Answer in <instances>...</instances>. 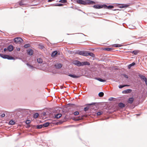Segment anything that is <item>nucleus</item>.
<instances>
[{"instance_id":"obj_11","label":"nucleus","mask_w":147,"mask_h":147,"mask_svg":"<svg viewBox=\"0 0 147 147\" xmlns=\"http://www.w3.org/2000/svg\"><path fill=\"white\" fill-rule=\"evenodd\" d=\"M131 90L130 89H128L123 91V93H130L131 92Z\"/></svg>"},{"instance_id":"obj_35","label":"nucleus","mask_w":147,"mask_h":147,"mask_svg":"<svg viewBox=\"0 0 147 147\" xmlns=\"http://www.w3.org/2000/svg\"><path fill=\"white\" fill-rule=\"evenodd\" d=\"M79 112L78 111H76L74 112V115H79Z\"/></svg>"},{"instance_id":"obj_27","label":"nucleus","mask_w":147,"mask_h":147,"mask_svg":"<svg viewBox=\"0 0 147 147\" xmlns=\"http://www.w3.org/2000/svg\"><path fill=\"white\" fill-rule=\"evenodd\" d=\"M59 2L64 3L67 2V0H60L59 1Z\"/></svg>"},{"instance_id":"obj_52","label":"nucleus","mask_w":147,"mask_h":147,"mask_svg":"<svg viewBox=\"0 0 147 147\" xmlns=\"http://www.w3.org/2000/svg\"><path fill=\"white\" fill-rule=\"evenodd\" d=\"M19 51H20V48H19Z\"/></svg>"},{"instance_id":"obj_5","label":"nucleus","mask_w":147,"mask_h":147,"mask_svg":"<svg viewBox=\"0 0 147 147\" xmlns=\"http://www.w3.org/2000/svg\"><path fill=\"white\" fill-rule=\"evenodd\" d=\"M77 2V3L85 5L86 4V3L85 1L82 0H78Z\"/></svg>"},{"instance_id":"obj_46","label":"nucleus","mask_w":147,"mask_h":147,"mask_svg":"<svg viewBox=\"0 0 147 147\" xmlns=\"http://www.w3.org/2000/svg\"><path fill=\"white\" fill-rule=\"evenodd\" d=\"M145 82V83H146V84L147 86V79H146V80H144Z\"/></svg>"},{"instance_id":"obj_40","label":"nucleus","mask_w":147,"mask_h":147,"mask_svg":"<svg viewBox=\"0 0 147 147\" xmlns=\"http://www.w3.org/2000/svg\"><path fill=\"white\" fill-rule=\"evenodd\" d=\"M102 114V112H98L97 113V114L98 115H100Z\"/></svg>"},{"instance_id":"obj_32","label":"nucleus","mask_w":147,"mask_h":147,"mask_svg":"<svg viewBox=\"0 0 147 147\" xmlns=\"http://www.w3.org/2000/svg\"><path fill=\"white\" fill-rule=\"evenodd\" d=\"M30 44H26L24 45V47L25 48H28L29 47H30Z\"/></svg>"},{"instance_id":"obj_26","label":"nucleus","mask_w":147,"mask_h":147,"mask_svg":"<svg viewBox=\"0 0 147 147\" xmlns=\"http://www.w3.org/2000/svg\"><path fill=\"white\" fill-rule=\"evenodd\" d=\"M15 123V122L13 120H10L9 122V123L10 125H13Z\"/></svg>"},{"instance_id":"obj_19","label":"nucleus","mask_w":147,"mask_h":147,"mask_svg":"<svg viewBox=\"0 0 147 147\" xmlns=\"http://www.w3.org/2000/svg\"><path fill=\"white\" fill-rule=\"evenodd\" d=\"M130 52L132 53L135 55H137L139 52V51L138 50H136L133 51L132 52Z\"/></svg>"},{"instance_id":"obj_44","label":"nucleus","mask_w":147,"mask_h":147,"mask_svg":"<svg viewBox=\"0 0 147 147\" xmlns=\"http://www.w3.org/2000/svg\"><path fill=\"white\" fill-rule=\"evenodd\" d=\"M55 0H48V2H51L53 1H55Z\"/></svg>"},{"instance_id":"obj_34","label":"nucleus","mask_w":147,"mask_h":147,"mask_svg":"<svg viewBox=\"0 0 147 147\" xmlns=\"http://www.w3.org/2000/svg\"><path fill=\"white\" fill-rule=\"evenodd\" d=\"M128 86V85H119V88H121L125 86Z\"/></svg>"},{"instance_id":"obj_18","label":"nucleus","mask_w":147,"mask_h":147,"mask_svg":"<svg viewBox=\"0 0 147 147\" xmlns=\"http://www.w3.org/2000/svg\"><path fill=\"white\" fill-rule=\"evenodd\" d=\"M135 65V63L134 62H133L132 63L130 64L128 66V68L129 69H130L131 67L133 66H134Z\"/></svg>"},{"instance_id":"obj_10","label":"nucleus","mask_w":147,"mask_h":147,"mask_svg":"<svg viewBox=\"0 0 147 147\" xmlns=\"http://www.w3.org/2000/svg\"><path fill=\"white\" fill-rule=\"evenodd\" d=\"M134 98H129L128 100V102L130 104H131L134 100Z\"/></svg>"},{"instance_id":"obj_37","label":"nucleus","mask_w":147,"mask_h":147,"mask_svg":"<svg viewBox=\"0 0 147 147\" xmlns=\"http://www.w3.org/2000/svg\"><path fill=\"white\" fill-rule=\"evenodd\" d=\"M23 42V40L20 37H19V42Z\"/></svg>"},{"instance_id":"obj_6","label":"nucleus","mask_w":147,"mask_h":147,"mask_svg":"<svg viewBox=\"0 0 147 147\" xmlns=\"http://www.w3.org/2000/svg\"><path fill=\"white\" fill-rule=\"evenodd\" d=\"M81 66H83L84 65H90V63L88 61H84L81 62Z\"/></svg>"},{"instance_id":"obj_4","label":"nucleus","mask_w":147,"mask_h":147,"mask_svg":"<svg viewBox=\"0 0 147 147\" xmlns=\"http://www.w3.org/2000/svg\"><path fill=\"white\" fill-rule=\"evenodd\" d=\"M74 64L78 66H81V62L78 61H75L74 62Z\"/></svg>"},{"instance_id":"obj_50","label":"nucleus","mask_w":147,"mask_h":147,"mask_svg":"<svg viewBox=\"0 0 147 147\" xmlns=\"http://www.w3.org/2000/svg\"><path fill=\"white\" fill-rule=\"evenodd\" d=\"M30 127V125H27V128H28V127Z\"/></svg>"},{"instance_id":"obj_41","label":"nucleus","mask_w":147,"mask_h":147,"mask_svg":"<svg viewBox=\"0 0 147 147\" xmlns=\"http://www.w3.org/2000/svg\"><path fill=\"white\" fill-rule=\"evenodd\" d=\"M27 65L28 66H29V67L31 68H33V67L31 65H29L28 64V63H27Z\"/></svg>"},{"instance_id":"obj_12","label":"nucleus","mask_w":147,"mask_h":147,"mask_svg":"<svg viewBox=\"0 0 147 147\" xmlns=\"http://www.w3.org/2000/svg\"><path fill=\"white\" fill-rule=\"evenodd\" d=\"M19 4L21 6L26 5V3H25V2L24 1L22 0L20 1Z\"/></svg>"},{"instance_id":"obj_9","label":"nucleus","mask_w":147,"mask_h":147,"mask_svg":"<svg viewBox=\"0 0 147 147\" xmlns=\"http://www.w3.org/2000/svg\"><path fill=\"white\" fill-rule=\"evenodd\" d=\"M68 75L72 78H78L80 77V76H76L75 75L69 74Z\"/></svg>"},{"instance_id":"obj_42","label":"nucleus","mask_w":147,"mask_h":147,"mask_svg":"<svg viewBox=\"0 0 147 147\" xmlns=\"http://www.w3.org/2000/svg\"><path fill=\"white\" fill-rule=\"evenodd\" d=\"M5 116V114H4V113H3V114H2L1 115V117H4Z\"/></svg>"},{"instance_id":"obj_22","label":"nucleus","mask_w":147,"mask_h":147,"mask_svg":"<svg viewBox=\"0 0 147 147\" xmlns=\"http://www.w3.org/2000/svg\"><path fill=\"white\" fill-rule=\"evenodd\" d=\"M49 124V122H47L45 123H44L43 124V126L46 127H48Z\"/></svg>"},{"instance_id":"obj_29","label":"nucleus","mask_w":147,"mask_h":147,"mask_svg":"<svg viewBox=\"0 0 147 147\" xmlns=\"http://www.w3.org/2000/svg\"><path fill=\"white\" fill-rule=\"evenodd\" d=\"M128 5H123L121 6L120 7L121 8H125V7L126 8V7H128Z\"/></svg>"},{"instance_id":"obj_49","label":"nucleus","mask_w":147,"mask_h":147,"mask_svg":"<svg viewBox=\"0 0 147 147\" xmlns=\"http://www.w3.org/2000/svg\"><path fill=\"white\" fill-rule=\"evenodd\" d=\"M81 119H82V118L79 119H76V121H78V120H81Z\"/></svg>"},{"instance_id":"obj_8","label":"nucleus","mask_w":147,"mask_h":147,"mask_svg":"<svg viewBox=\"0 0 147 147\" xmlns=\"http://www.w3.org/2000/svg\"><path fill=\"white\" fill-rule=\"evenodd\" d=\"M28 54L30 55H32L33 54V51L32 49H29L27 51Z\"/></svg>"},{"instance_id":"obj_36","label":"nucleus","mask_w":147,"mask_h":147,"mask_svg":"<svg viewBox=\"0 0 147 147\" xmlns=\"http://www.w3.org/2000/svg\"><path fill=\"white\" fill-rule=\"evenodd\" d=\"M31 121L30 120H27L26 121V123L27 125L29 124L30 123Z\"/></svg>"},{"instance_id":"obj_3","label":"nucleus","mask_w":147,"mask_h":147,"mask_svg":"<svg viewBox=\"0 0 147 147\" xmlns=\"http://www.w3.org/2000/svg\"><path fill=\"white\" fill-rule=\"evenodd\" d=\"M13 49V47L12 45H9L7 47V51L9 52L12 51Z\"/></svg>"},{"instance_id":"obj_38","label":"nucleus","mask_w":147,"mask_h":147,"mask_svg":"<svg viewBox=\"0 0 147 147\" xmlns=\"http://www.w3.org/2000/svg\"><path fill=\"white\" fill-rule=\"evenodd\" d=\"M63 5L62 4H57L55 5V6H63Z\"/></svg>"},{"instance_id":"obj_47","label":"nucleus","mask_w":147,"mask_h":147,"mask_svg":"<svg viewBox=\"0 0 147 147\" xmlns=\"http://www.w3.org/2000/svg\"><path fill=\"white\" fill-rule=\"evenodd\" d=\"M88 1V3H92L93 2V1Z\"/></svg>"},{"instance_id":"obj_30","label":"nucleus","mask_w":147,"mask_h":147,"mask_svg":"<svg viewBox=\"0 0 147 147\" xmlns=\"http://www.w3.org/2000/svg\"><path fill=\"white\" fill-rule=\"evenodd\" d=\"M104 95V94L103 92H100L98 94V95L100 97H102Z\"/></svg>"},{"instance_id":"obj_20","label":"nucleus","mask_w":147,"mask_h":147,"mask_svg":"<svg viewBox=\"0 0 147 147\" xmlns=\"http://www.w3.org/2000/svg\"><path fill=\"white\" fill-rule=\"evenodd\" d=\"M121 46V45L118 44H115L113 45V47H120Z\"/></svg>"},{"instance_id":"obj_1","label":"nucleus","mask_w":147,"mask_h":147,"mask_svg":"<svg viewBox=\"0 0 147 147\" xmlns=\"http://www.w3.org/2000/svg\"><path fill=\"white\" fill-rule=\"evenodd\" d=\"M77 53L80 55L84 56L90 55L92 57L94 56V55L93 53L87 51H80L77 52Z\"/></svg>"},{"instance_id":"obj_7","label":"nucleus","mask_w":147,"mask_h":147,"mask_svg":"<svg viewBox=\"0 0 147 147\" xmlns=\"http://www.w3.org/2000/svg\"><path fill=\"white\" fill-rule=\"evenodd\" d=\"M63 65L61 63H57L55 65V66L57 69H59L61 68Z\"/></svg>"},{"instance_id":"obj_24","label":"nucleus","mask_w":147,"mask_h":147,"mask_svg":"<svg viewBox=\"0 0 147 147\" xmlns=\"http://www.w3.org/2000/svg\"><path fill=\"white\" fill-rule=\"evenodd\" d=\"M37 62L39 63H42V59L41 58H38L37 59Z\"/></svg>"},{"instance_id":"obj_2","label":"nucleus","mask_w":147,"mask_h":147,"mask_svg":"<svg viewBox=\"0 0 147 147\" xmlns=\"http://www.w3.org/2000/svg\"><path fill=\"white\" fill-rule=\"evenodd\" d=\"M0 56L2 58L4 59H7L8 60L15 59V58L9 55L0 54Z\"/></svg>"},{"instance_id":"obj_25","label":"nucleus","mask_w":147,"mask_h":147,"mask_svg":"<svg viewBox=\"0 0 147 147\" xmlns=\"http://www.w3.org/2000/svg\"><path fill=\"white\" fill-rule=\"evenodd\" d=\"M14 42L16 43L18 42V37L15 38L14 39Z\"/></svg>"},{"instance_id":"obj_33","label":"nucleus","mask_w":147,"mask_h":147,"mask_svg":"<svg viewBox=\"0 0 147 147\" xmlns=\"http://www.w3.org/2000/svg\"><path fill=\"white\" fill-rule=\"evenodd\" d=\"M43 127L42 125H37V129H41Z\"/></svg>"},{"instance_id":"obj_13","label":"nucleus","mask_w":147,"mask_h":147,"mask_svg":"<svg viewBox=\"0 0 147 147\" xmlns=\"http://www.w3.org/2000/svg\"><path fill=\"white\" fill-rule=\"evenodd\" d=\"M94 7L96 8L100 9L102 7V6L97 5H95L93 6Z\"/></svg>"},{"instance_id":"obj_51","label":"nucleus","mask_w":147,"mask_h":147,"mask_svg":"<svg viewBox=\"0 0 147 147\" xmlns=\"http://www.w3.org/2000/svg\"><path fill=\"white\" fill-rule=\"evenodd\" d=\"M17 51H18V48H17Z\"/></svg>"},{"instance_id":"obj_16","label":"nucleus","mask_w":147,"mask_h":147,"mask_svg":"<svg viewBox=\"0 0 147 147\" xmlns=\"http://www.w3.org/2000/svg\"><path fill=\"white\" fill-rule=\"evenodd\" d=\"M57 51H54L51 54L52 57H54L57 54Z\"/></svg>"},{"instance_id":"obj_23","label":"nucleus","mask_w":147,"mask_h":147,"mask_svg":"<svg viewBox=\"0 0 147 147\" xmlns=\"http://www.w3.org/2000/svg\"><path fill=\"white\" fill-rule=\"evenodd\" d=\"M104 7H107V8L108 9H112V8H113L114 7L113 6H112V5H109L108 6H107L106 5H104Z\"/></svg>"},{"instance_id":"obj_28","label":"nucleus","mask_w":147,"mask_h":147,"mask_svg":"<svg viewBox=\"0 0 147 147\" xmlns=\"http://www.w3.org/2000/svg\"><path fill=\"white\" fill-rule=\"evenodd\" d=\"M38 116L39 114L37 113H36L34 114V117L35 118H36L38 117Z\"/></svg>"},{"instance_id":"obj_21","label":"nucleus","mask_w":147,"mask_h":147,"mask_svg":"<svg viewBox=\"0 0 147 147\" xmlns=\"http://www.w3.org/2000/svg\"><path fill=\"white\" fill-rule=\"evenodd\" d=\"M102 49L106 51H111L112 50V49L107 48H104Z\"/></svg>"},{"instance_id":"obj_39","label":"nucleus","mask_w":147,"mask_h":147,"mask_svg":"<svg viewBox=\"0 0 147 147\" xmlns=\"http://www.w3.org/2000/svg\"><path fill=\"white\" fill-rule=\"evenodd\" d=\"M88 109H89V108L88 107H85L84 108V110L85 111H86L88 110Z\"/></svg>"},{"instance_id":"obj_43","label":"nucleus","mask_w":147,"mask_h":147,"mask_svg":"<svg viewBox=\"0 0 147 147\" xmlns=\"http://www.w3.org/2000/svg\"><path fill=\"white\" fill-rule=\"evenodd\" d=\"M3 50H4V52H6L7 50V48H4Z\"/></svg>"},{"instance_id":"obj_53","label":"nucleus","mask_w":147,"mask_h":147,"mask_svg":"<svg viewBox=\"0 0 147 147\" xmlns=\"http://www.w3.org/2000/svg\"><path fill=\"white\" fill-rule=\"evenodd\" d=\"M20 109H19V111H20Z\"/></svg>"},{"instance_id":"obj_17","label":"nucleus","mask_w":147,"mask_h":147,"mask_svg":"<svg viewBox=\"0 0 147 147\" xmlns=\"http://www.w3.org/2000/svg\"><path fill=\"white\" fill-rule=\"evenodd\" d=\"M118 105L119 107L121 108L124 107L125 106V104L121 102L119 103Z\"/></svg>"},{"instance_id":"obj_45","label":"nucleus","mask_w":147,"mask_h":147,"mask_svg":"<svg viewBox=\"0 0 147 147\" xmlns=\"http://www.w3.org/2000/svg\"><path fill=\"white\" fill-rule=\"evenodd\" d=\"M124 76L125 78H128V76H127V75H126L125 74V75H124Z\"/></svg>"},{"instance_id":"obj_14","label":"nucleus","mask_w":147,"mask_h":147,"mask_svg":"<svg viewBox=\"0 0 147 147\" xmlns=\"http://www.w3.org/2000/svg\"><path fill=\"white\" fill-rule=\"evenodd\" d=\"M139 76L141 79L142 80H143L144 81L146 79V77L143 75H139Z\"/></svg>"},{"instance_id":"obj_48","label":"nucleus","mask_w":147,"mask_h":147,"mask_svg":"<svg viewBox=\"0 0 147 147\" xmlns=\"http://www.w3.org/2000/svg\"><path fill=\"white\" fill-rule=\"evenodd\" d=\"M94 104H95V103H92L91 104H88V105H94Z\"/></svg>"},{"instance_id":"obj_15","label":"nucleus","mask_w":147,"mask_h":147,"mask_svg":"<svg viewBox=\"0 0 147 147\" xmlns=\"http://www.w3.org/2000/svg\"><path fill=\"white\" fill-rule=\"evenodd\" d=\"M62 116V115L61 114H58L56 115L55 116V118H56L57 119L60 118Z\"/></svg>"},{"instance_id":"obj_31","label":"nucleus","mask_w":147,"mask_h":147,"mask_svg":"<svg viewBox=\"0 0 147 147\" xmlns=\"http://www.w3.org/2000/svg\"><path fill=\"white\" fill-rule=\"evenodd\" d=\"M97 80H98L101 82H105L106 81V80L102 79L100 78H98V79H97Z\"/></svg>"}]
</instances>
